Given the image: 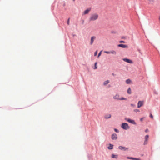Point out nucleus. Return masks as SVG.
Instances as JSON below:
<instances>
[{
    "label": "nucleus",
    "mask_w": 160,
    "mask_h": 160,
    "mask_svg": "<svg viewBox=\"0 0 160 160\" xmlns=\"http://www.w3.org/2000/svg\"><path fill=\"white\" fill-rule=\"evenodd\" d=\"M110 53H112L114 54H116V52L114 50H112L110 51Z\"/></svg>",
    "instance_id": "obj_18"
},
{
    "label": "nucleus",
    "mask_w": 160,
    "mask_h": 160,
    "mask_svg": "<svg viewBox=\"0 0 160 160\" xmlns=\"http://www.w3.org/2000/svg\"><path fill=\"white\" fill-rule=\"evenodd\" d=\"M101 54V51L98 54V57H99Z\"/></svg>",
    "instance_id": "obj_28"
},
{
    "label": "nucleus",
    "mask_w": 160,
    "mask_h": 160,
    "mask_svg": "<svg viewBox=\"0 0 160 160\" xmlns=\"http://www.w3.org/2000/svg\"><path fill=\"white\" fill-rule=\"evenodd\" d=\"M113 98L114 99L117 100H119L120 98H119V95L118 94H116V95Z\"/></svg>",
    "instance_id": "obj_12"
},
{
    "label": "nucleus",
    "mask_w": 160,
    "mask_h": 160,
    "mask_svg": "<svg viewBox=\"0 0 160 160\" xmlns=\"http://www.w3.org/2000/svg\"><path fill=\"white\" fill-rule=\"evenodd\" d=\"M113 148V145L111 144H109V146L108 147V148L109 149H112Z\"/></svg>",
    "instance_id": "obj_14"
},
{
    "label": "nucleus",
    "mask_w": 160,
    "mask_h": 160,
    "mask_svg": "<svg viewBox=\"0 0 160 160\" xmlns=\"http://www.w3.org/2000/svg\"><path fill=\"white\" fill-rule=\"evenodd\" d=\"M111 117V115L110 114L106 115L105 116V118L106 119L110 118Z\"/></svg>",
    "instance_id": "obj_13"
},
{
    "label": "nucleus",
    "mask_w": 160,
    "mask_h": 160,
    "mask_svg": "<svg viewBox=\"0 0 160 160\" xmlns=\"http://www.w3.org/2000/svg\"><path fill=\"white\" fill-rule=\"evenodd\" d=\"M109 82V81L108 80H107L104 82L103 84L104 85H106Z\"/></svg>",
    "instance_id": "obj_16"
},
{
    "label": "nucleus",
    "mask_w": 160,
    "mask_h": 160,
    "mask_svg": "<svg viewBox=\"0 0 160 160\" xmlns=\"http://www.w3.org/2000/svg\"><path fill=\"white\" fill-rule=\"evenodd\" d=\"M117 138V135L116 134H113L112 135V139L113 140H116Z\"/></svg>",
    "instance_id": "obj_8"
},
{
    "label": "nucleus",
    "mask_w": 160,
    "mask_h": 160,
    "mask_svg": "<svg viewBox=\"0 0 160 160\" xmlns=\"http://www.w3.org/2000/svg\"><path fill=\"white\" fill-rule=\"evenodd\" d=\"M150 117L151 118H153V116L152 114H150Z\"/></svg>",
    "instance_id": "obj_27"
},
{
    "label": "nucleus",
    "mask_w": 160,
    "mask_h": 160,
    "mask_svg": "<svg viewBox=\"0 0 160 160\" xmlns=\"http://www.w3.org/2000/svg\"><path fill=\"white\" fill-rule=\"evenodd\" d=\"M149 138L148 135H146L145 137V140L143 143L144 145H146L148 143V140Z\"/></svg>",
    "instance_id": "obj_3"
},
{
    "label": "nucleus",
    "mask_w": 160,
    "mask_h": 160,
    "mask_svg": "<svg viewBox=\"0 0 160 160\" xmlns=\"http://www.w3.org/2000/svg\"><path fill=\"white\" fill-rule=\"evenodd\" d=\"M143 105V101H139L138 103V107L139 108L142 106Z\"/></svg>",
    "instance_id": "obj_4"
},
{
    "label": "nucleus",
    "mask_w": 160,
    "mask_h": 160,
    "mask_svg": "<svg viewBox=\"0 0 160 160\" xmlns=\"http://www.w3.org/2000/svg\"><path fill=\"white\" fill-rule=\"evenodd\" d=\"M150 3H153L154 2V0H148Z\"/></svg>",
    "instance_id": "obj_19"
},
{
    "label": "nucleus",
    "mask_w": 160,
    "mask_h": 160,
    "mask_svg": "<svg viewBox=\"0 0 160 160\" xmlns=\"http://www.w3.org/2000/svg\"><path fill=\"white\" fill-rule=\"evenodd\" d=\"M91 10V8H89L88 9H87L85 10L83 14L84 15H85L88 14L90 12V11Z\"/></svg>",
    "instance_id": "obj_10"
},
{
    "label": "nucleus",
    "mask_w": 160,
    "mask_h": 160,
    "mask_svg": "<svg viewBox=\"0 0 160 160\" xmlns=\"http://www.w3.org/2000/svg\"><path fill=\"white\" fill-rule=\"evenodd\" d=\"M127 158H128V159H131L133 160H134V159H135L134 158H132V157H128Z\"/></svg>",
    "instance_id": "obj_21"
},
{
    "label": "nucleus",
    "mask_w": 160,
    "mask_h": 160,
    "mask_svg": "<svg viewBox=\"0 0 160 160\" xmlns=\"http://www.w3.org/2000/svg\"><path fill=\"white\" fill-rule=\"evenodd\" d=\"M117 155H114V154H112V158H117Z\"/></svg>",
    "instance_id": "obj_20"
},
{
    "label": "nucleus",
    "mask_w": 160,
    "mask_h": 160,
    "mask_svg": "<svg viewBox=\"0 0 160 160\" xmlns=\"http://www.w3.org/2000/svg\"><path fill=\"white\" fill-rule=\"evenodd\" d=\"M118 47H121V48H128V46L127 45H126L123 44H119L118 45Z\"/></svg>",
    "instance_id": "obj_7"
},
{
    "label": "nucleus",
    "mask_w": 160,
    "mask_h": 160,
    "mask_svg": "<svg viewBox=\"0 0 160 160\" xmlns=\"http://www.w3.org/2000/svg\"><path fill=\"white\" fill-rule=\"evenodd\" d=\"M134 111L136 112H139V110H138V109H135L134 110Z\"/></svg>",
    "instance_id": "obj_24"
},
{
    "label": "nucleus",
    "mask_w": 160,
    "mask_h": 160,
    "mask_svg": "<svg viewBox=\"0 0 160 160\" xmlns=\"http://www.w3.org/2000/svg\"><path fill=\"white\" fill-rule=\"evenodd\" d=\"M125 120L130 123H131L133 124H135V122L133 120H132L130 119L127 118H125Z\"/></svg>",
    "instance_id": "obj_5"
},
{
    "label": "nucleus",
    "mask_w": 160,
    "mask_h": 160,
    "mask_svg": "<svg viewBox=\"0 0 160 160\" xmlns=\"http://www.w3.org/2000/svg\"><path fill=\"white\" fill-rule=\"evenodd\" d=\"M69 20H70V18H69L68 19L67 22V23L68 25H69Z\"/></svg>",
    "instance_id": "obj_26"
},
{
    "label": "nucleus",
    "mask_w": 160,
    "mask_h": 160,
    "mask_svg": "<svg viewBox=\"0 0 160 160\" xmlns=\"http://www.w3.org/2000/svg\"><path fill=\"white\" fill-rule=\"evenodd\" d=\"M112 75H114V73H112Z\"/></svg>",
    "instance_id": "obj_38"
},
{
    "label": "nucleus",
    "mask_w": 160,
    "mask_h": 160,
    "mask_svg": "<svg viewBox=\"0 0 160 160\" xmlns=\"http://www.w3.org/2000/svg\"><path fill=\"white\" fill-rule=\"evenodd\" d=\"M123 60L124 61L126 62H127L129 63H131L132 62V60H131L129 59H128L123 58Z\"/></svg>",
    "instance_id": "obj_6"
},
{
    "label": "nucleus",
    "mask_w": 160,
    "mask_h": 160,
    "mask_svg": "<svg viewBox=\"0 0 160 160\" xmlns=\"http://www.w3.org/2000/svg\"><path fill=\"white\" fill-rule=\"evenodd\" d=\"M131 105L132 106V107H134L135 106V105H134V104H131Z\"/></svg>",
    "instance_id": "obj_33"
},
{
    "label": "nucleus",
    "mask_w": 160,
    "mask_h": 160,
    "mask_svg": "<svg viewBox=\"0 0 160 160\" xmlns=\"http://www.w3.org/2000/svg\"><path fill=\"white\" fill-rule=\"evenodd\" d=\"M96 37L94 36H92L91 38V40L90 42V44H92L93 43L94 39H95Z\"/></svg>",
    "instance_id": "obj_11"
},
{
    "label": "nucleus",
    "mask_w": 160,
    "mask_h": 160,
    "mask_svg": "<svg viewBox=\"0 0 160 160\" xmlns=\"http://www.w3.org/2000/svg\"><path fill=\"white\" fill-rule=\"evenodd\" d=\"M121 127L122 128L125 130L128 129L129 128V127L128 126V124L126 123H122Z\"/></svg>",
    "instance_id": "obj_2"
},
{
    "label": "nucleus",
    "mask_w": 160,
    "mask_h": 160,
    "mask_svg": "<svg viewBox=\"0 0 160 160\" xmlns=\"http://www.w3.org/2000/svg\"><path fill=\"white\" fill-rule=\"evenodd\" d=\"M75 1V0H73V1Z\"/></svg>",
    "instance_id": "obj_39"
},
{
    "label": "nucleus",
    "mask_w": 160,
    "mask_h": 160,
    "mask_svg": "<svg viewBox=\"0 0 160 160\" xmlns=\"http://www.w3.org/2000/svg\"><path fill=\"white\" fill-rule=\"evenodd\" d=\"M159 20L160 23V16H159Z\"/></svg>",
    "instance_id": "obj_36"
},
{
    "label": "nucleus",
    "mask_w": 160,
    "mask_h": 160,
    "mask_svg": "<svg viewBox=\"0 0 160 160\" xmlns=\"http://www.w3.org/2000/svg\"><path fill=\"white\" fill-rule=\"evenodd\" d=\"M122 39H126V38L125 37H122Z\"/></svg>",
    "instance_id": "obj_35"
},
{
    "label": "nucleus",
    "mask_w": 160,
    "mask_h": 160,
    "mask_svg": "<svg viewBox=\"0 0 160 160\" xmlns=\"http://www.w3.org/2000/svg\"><path fill=\"white\" fill-rule=\"evenodd\" d=\"M97 54V52L96 51L94 53V56H96Z\"/></svg>",
    "instance_id": "obj_30"
},
{
    "label": "nucleus",
    "mask_w": 160,
    "mask_h": 160,
    "mask_svg": "<svg viewBox=\"0 0 160 160\" xmlns=\"http://www.w3.org/2000/svg\"><path fill=\"white\" fill-rule=\"evenodd\" d=\"M126 82L127 84H129L131 82V81L129 79H128L126 81Z\"/></svg>",
    "instance_id": "obj_15"
},
{
    "label": "nucleus",
    "mask_w": 160,
    "mask_h": 160,
    "mask_svg": "<svg viewBox=\"0 0 160 160\" xmlns=\"http://www.w3.org/2000/svg\"><path fill=\"white\" fill-rule=\"evenodd\" d=\"M104 52L105 53H107V54H109L110 53V52L109 51H104Z\"/></svg>",
    "instance_id": "obj_23"
},
{
    "label": "nucleus",
    "mask_w": 160,
    "mask_h": 160,
    "mask_svg": "<svg viewBox=\"0 0 160 160\" xmlns=\"http://www.w3.org/2000/svg\"><path fill=\"white\" fill-rule=\"evenodd\" d=\"M114 130L116 132H118V130L117 129H115Z\"/></svg>",
    "instance_id": "obj_31"
},
{
    "label": "nucleus",
    "mask_w": 160,
    "mask_h": 160,
    "mask_svg": "<svg viewBox=\"0 0 160 160\" xmlns=\"http://www.w3.org/2000/svg\"><path fill=\"white\" fill-rule=\"evenodd\" d=\"M119 100H126V98H120Z\"/></svg>",
    "instance_id": "obj_25"
},
{
    "label": "nucleus",
    "mask_w": 160,
    "mask_h": 160,
    "mask_svg": "<svg viewBox=\"0 0 160 160\" xmlns=\"http://www.w3.org/2000/svg\"><path fill=\"white\" fill-rule=\"evenodd\" d=\"M127 92L129 94H130L131 93V88H129L127 91Z\"/></svg>",
    "instance_id": "obj_17"
},
{
    "label": "nucleus",
    "mask_w": 160,
    "mask_h": 160,
    "mask_svg": "<svg viewBox=\"0 0 160 160\" xmlns=\"http://www.w3.org/2000/svg\"><path fill=\"white\" fill-rule=\"evenodd\" d=\"M97 62H96L95 64V68H94L95 69H96L97 68Z\"/></svg>",
    "instance_id": "obj_22"
},
{
    "label": "nucleus",
    "mask_w": 160,
    "mask_h": 160,
    "mask_svg": "<svg viewBox=\"0 0 160 160\" xmlns=\"http://www.w3.org/2000/svg\"><path fill=\"white\" fill-rule=\"evenodd\" d=\"M118 148L119 149L123 150L124 151L128 150V148L121 146H119Z\"/></svg>",
    "instance_id": "obj_9"
},
{
    "label": "nucleus",
    "mask_w": 160,
    "mask_h": 160,
    "mask_svg": "<svg viewBox=\"0 0 160 160\" xmlns=\"http://www.w3.org/2000/svg\"><path fill=\"white\" fill-rule=\"evenodd\" d=\"M119 42L120 43H125V42L123 41H120Z\"/></svg>",
    "instance_id": "obj_29"
},
{
    "label": "nucleus",
    "mask_w": 160,
    "mask_h": 160,
    "mask_svg": "<svg viewBox=\"0 0 160 160\" xmlns=\"http://www.w3.org/2000/svg\"><path fill=\"white\" fill-rule=\"evenodd\" d=\"M142 119H143V118H141V119H140V120H141V121H142Z\"/></svg>",
    "instance_id": "obj_37"
},
{
    "label": "nucleus",
    "mask_w": 160,
    "mask_h": 160,
    "mask_svg": "<svg viewBox=\"0 0 160 160\" xmlns=\"http://www.w3.org/2000/svg\"><path fill=\"white\" fill-rule=\"evenodd\" d=\"M99 17L98 14L96 13H94L91 15L89 18L90 22L93 21L97 20Z\"/></svg>",
    "instance_id": "obj_1"
},
{
    "label": "nucleus",
    "mask_w": 160,
    "mask_h": 160,
    "mask_svg": "<svg viewBox=\"0 0 160 160\" xmlns=\"http://www.w3.org/2000/svg\"><path fill=\"white\" fill-rule=\"evenodd\" d=\"M148 129H146V130H145V132H148Z\"/></svg>",
    "instance_id": "obj_34"
},
{
    "label": "nucleus",
    "mask_w": 160,
    "mask_h": 160,
    "mask_svg": "<svg viewBox=\"0 0 160 160\" xmlns=\"http://www.w3.org/2000/svg\"><path fill=\"white\" fill-rule=\"evenodd\" d=\"M134 160H140V159L139 158H135Z\"/></svg>",
    "instance_id": "obj_32"
}]
</instances>
